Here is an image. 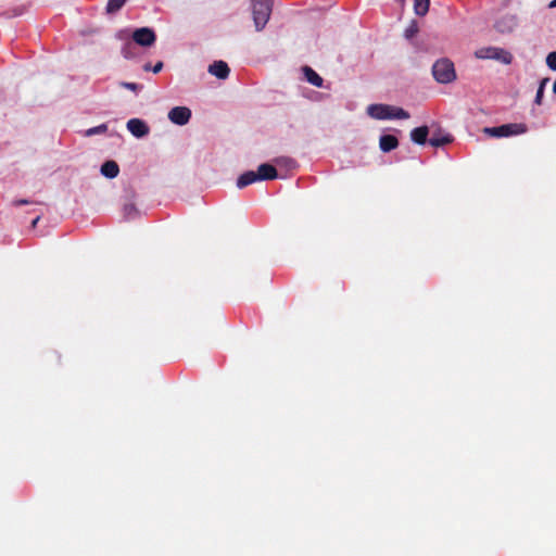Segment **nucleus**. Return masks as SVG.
Returning a JSON list of instances; mask_svg holds the SVG:
<instances>
[{"mask_svg":"<svg viewBox=\"0 0 556 556\" xmlns=\"http://www.w3.org/2000/svg\"><path fill=\"white\" fill-rule=\"evenodd\" d=\"M256 181H260L256 172L249 170L239 176V178L237 179V187L239 189H242Z\"/></svg>","mask_w":556,"mask_h":556,"instance_id":"obj_15","label":"nucleus"},{"mask_svg":"<svg viewBox=\"0 0 556 556\" xmlns=\"http://www.w3.org/2000/svg\"><path fill=\"white\" fill-rule=\"evenodd\" d=\"M547 83V79H543L540 84V87L536 91V96H535V103L536 104H541L542 102V98H543V93H544V87H545V84Z\"/></svg>","mask_w":556,"mask_h":556,"instance_id":"obj_25","label":"nucleus"},{"mask_svg":"<svg viewBox=\"0 0 556 556\" xmlns=\"http://www.w3.org/2000/svg\"><path fill=\"white\" fill-rule=\"evenodd\" d=\"M115 37L118 40L124 41V43L131 42L130 41L131 35L128 29H122V30L117 31Z\"/></svg>","mask_w":556,"mask_h":556,"instance_id":"obj_23","label":"nucleus"},{"mask_svg":"<svg viewBox=\"0 0 556 556\" xmlns=\"http://www.w3.org/2000/svg\"><path fill=\"white\" fill-rule=\"evenodd\" d=\"M108 131V124H101L96 127L88 128L84 131V137H91L94 135L105 134Z\"/></svg>","mask_w":556,"mask_h":556,"instance_id":"obj_20","label":"nucleus"},{"mask_svg":"<svg viewBox=\"0 0 556 556\" xmlns=\"http://www.w3.org/2000/svg\"><path fill=\"white\" fill-rule=\"evenodd\" d=\"M428 134H429L428 127L420 126V127L414 128L410 131V139L413 142H415L417 144H425L427 141Z\"/></svg>","mask_w":556,"mask_h":556,"instance_id":"obj_12","label":"nucleus"},{"mask_svg":"<svg viewBox=\"0 0 556 556\" xmlns=\"http://www.w3.org/2000/svg\"><path fill=\"white\" fill-rule=\"evenodd\" d=\"M430 0H414V12L416 15L424 16L429 11Z\"/></svg>","mask_w":556,"mask_h":556,"instance_id":"obj_19","label":"nucleus"},{"mask_svg":"<svg viewBox=\"0 0 556 556\" xmlns=\"http://www.w3.org/2000/svg\"><path fill=\"white\" fill-rule=\"evenodd\" d=\"M548 8L553 9L556 8V0H553L549 2Z\"/></svg>","mask_w":556,"mask_h":556,"instance_id":"obj_31","label":"nucleus"},{"mask_svg":"<svg viewBox=\"0 0 556 556\" xmlns=\"http://www.w3.org/2000/svg\"><path fill=\"white\" fill-rule=\"evenodd\" d=\"M409 116V113L402 108L389 105L388 119H407Z\"/></svg>","mask_w":556,"mask_h":556,"instance_id":"obj_16","label":"nucleus"},{"mask_svg":"<svg viewBox=\"0 0 556 556\" xmlns=\"http://www.w3.org/2000/svg\"><path fill=\"white\" fill-rule=\"evenodd\" d=\"M432 74L439 84H450L456 79L454 63L448 59H440L432 66Z\"/></svg>","mask_w":556,"mask_h":556,"instance_id":"obj_2","label":"nucleus"},{"mask_svg":"<svg viewBox=\"0 0 556 556\" xmlns=\"http://www.w3.org/2000/svg\"><path fill=\"white\" fill-rule=\"evenodd\" d=\"M127 0H109L106 4L108 13H114L122 9Z\"/></svg>","mask_w":556,"mask_h":556,"instance_id":"obj_21","label":"nucleus"},{"mask_svg":"<svg viewBox=\"0 0 556 556\" xmlns=\"http://www.w3.org/2000/svg\"><path fill=\"white\" fill-rule=\"evenodd\" d=\"M167 117L173 124L184 126L191 118V110L187 106H175L169 110Z\"/></svg>","mask_w":556,"mask_h":556,"instance_id":"obj_6","label":"nucleus"},{"mask_svg":"<svg viewBox=\"0 0 556 556\" xmlns=\"http://www.w3.org/2000/svg\"><path fill=\"white\" fill-rule=\"evenodd\" d=\"M452 142V136L448 135V134H439V135H433L430 139H429V143L432 146V147H441V146H444V144H447Z\"/></svg>","mask_w":556,"mask_h":556,"instance_id":"obj_18","label":"nucleus"},{"mask_svg":"<svg viewBox=\"0 0 556 556\" xmlns=\"http://www.w3.org/2000/svg\"><path fill=\"white\" fill-rule=\"evenodd\" d=\"M546 64L552 71H556V51L546 56Z\"/></svg>","mask_w":556,"mask_h":556,"instance_id":"obj_27","label":"nucleus"},{"mask_svg":"<svg viewBox=\"0 0 556 556\" xmlns=\"http://www.w3.org/2000/svg\"><path fill=\"white\" fill-rule=\"evenodd\" d=\"M131 49H132V42H126L124 43V46L122 47V54L126 58V59H130L134 56V53L131 52Z\"/></svg>","mask_w":556,"mask_h":556,"instance_id":"obj_26","label":"nucleus"},{"mask_svg":"<svg viewBox=\"0 0 556 556\" xmlns=\"http://www.w3.org/2000/svg\"><path fill=\"white\" fill-rule=\"evenodd\" d=\"M516 24L517 22L514 16H506L496 23V28L502 33L510 31L516 26Z\"/></svg>","mask_w":556,"mask_h":556,"instance_id":"obj_17","label":"nucleus"},{"mask_svg":"<svg viewBox=\"0 0 556 556\" xmlns=\"http://www.w3.org/2000/svg\"><path fill=\"white\" fill-rule=\"evenodd\" d=\"M389 104H370L367 106V114L378 121L388 119Z\"/></svg>","mask_w":556,"mask_h":556,"instance_id":"obj_9","label":"nucleus"},{"mask_svg":"<svg viewBox=\"0 0 556 556\" xmlns=\"http://www.w3.org/2000/svg\"><path fill=\"white\" fill-rule=\"evenodd\" d=\"M273 0H252V15L257 31L262 30L270 16Z\"/></svg>","mask_w":556,"mask_h":556,"instance_id":"obj_1","label":"nucleus"},{"mask_svg":"<svg viewBox=\"0 0 556 556\" xmlns=\"http://www.w3.org/2000/svg\"><path fill=\"white\" fill-rule=\"evenodd\" d=\"M127 129L129 130V132L136 137V138H143L146 137L149 131H150V128L149 126L147 125L146 122H143L142 119L140 118H131L127 122Z\"/></svg>","mask_w":556,"mask_h":556,"instance_id":"obj_7","label":"nucleus"},{"mask_svg":"<svg viewBox=\"0 0 556 556\" xmlns=\"http://www.w3.org/2000/svg\"><path fill=\"white\" fill-rule=\"evenodd\" d=\"M528 128L522 123L505 124L497 127H485L483 132L495 138L510 137L527 132Z\"/></svg>","mask_w":556,"mask_h":556,"instance_id":"obj_4","label":"nucleus"},{"mask_svg":"<svg viewBox=\"0 0 556 556\" xmlns=\"http://www.w3.org/2000/svg\"><path fill=\"white\" fill-rule=\"evenodd\" d=\"M162 68H163V63H162V62H157L154 66H151L150 64H146V65L143 66V70H144L146 72H148V71H152V72H153V73H155V74H156V73H159V72H161V71H162Z\"/></svg>","mask_w":556,"mask_h":556,"instance_id":"obj_28","label":"nucleus"},{"mask_svg":"<svg viewBox=\"0 0 556 556\" xmlns=\"http://www.w3.org/2000/svg\"><path fill=\"white\" fill-rule=\"evenodd\" d=\"M131 38L135 41V43L141 47H151L154 45L156 36L152 28L141 27L132 31Z\"/></svg>","mask_w":556,"mask_h":556,"instance_id":"obj_5","label":"nucleus"},{"mask_svg":"<svg viewBox=\"0 0 556 556\" xmlns=\"http://www.w3.org/2000/svg\"><path fill=\"white\" fill-rule=\"evenodd\" d=\"M207 72L215 76L218 79L225 80L228 78L230 74V68L228 64L224 61H214L212 64L208 65Z\"/></svg>","mask_w":556,"mask_h":556,"instance_id":"obj_8","label":"nucleus"},{"mask_svg":"<svg viewBox=\"0 0 556 556\" xmlns=\"http://www.w3.org/2000/svg\"><path fill=\"white\" fill-rule=\"evenodd\" d=\"M119 85H121V87L131 90L134 92H139L142 89V86L139 84H136V83L122 81Z\"/></svg>","mask_w":556,"mask_h":556,"instance_id":"obj_24","label":"nucleus"},{"mask_svg":"<svg viewBox=\"0 0 556 556\" xmlns=\"http://www.w3.org/2000/svg\"><path fill=\"white\" fill-rule=\"evenodd\" d=\"M418 33V24L416 21H412L410 24L407 26V28L404 31V36L407 39L413 38Z\"/></svg>","mask_w":556,"mask_h":556,"instance_id":"obj_22","label":"nucleus"},{"mask_svg":"<svg viewBox=\"0 0 556 556\" xmlns=\"http://www.w3.org/2000/svg\"><path fill=\"white\" fill-rule=\"evenodd\" d=\"M38 220H39V217H36V218L33 220L31 226H33V227H35V226L37 225Z\"/></svg>","mask_w":556,"mask_h":556,"instance_id":"obj_32","label":"nucleus"},{"mask_svg":"<svg viewBox=\"0 0 556 556\" xmlns=\"http://www.w3.org/2000/svg\"><path fill=\"white\" fill-rule=\"evenodd\" d=\"M28 203H29L28 200H16V201L13 202V204L15 206H20V205H24V204H28Z\"/></svg>","mask_w":556,"mask_h":556,"instance_id":"obj_29","label":"nucleus"},{"mask_svg":"<svg viewBox=\"0 0 556 556\" xmlns=\"http://www.w3.org/2000/svg\"><path fill=\"white\" fill-rule=\"evenodd\" d=\"M125 211L127 212V214L131 213L132 211H135L134 206H126L125 207Z\"/></svg>","mask_w":556,"mask_h":556,"instance_id":"obj_30","label":"nucleus"},{"mask_svg":"<svg viewBox=\"0 0 556 556\" xmlns=\"http://www.w3.org/2000/svg\"><path fill=\"white\" fill-rule=\"evenodd\" d=\"M475 56L480 60H494L505 65L513 62L511 53L498 47H481L475 51Z\"/></svg>","mask_w":556,"mask_h":556,"instance_id":"obj_3","label":"nucleus"},{"mask_svg":"<svg viewBox=\"0 0 556 556\" xmlns=\"http://www.w3.org/2000/svg\"><path fill=\"white\" fill-rule=\"evenodd\" d=\"M399 146L396 137L392 135H383L379 139V148L382 152H390Z\"/></svg>","mask_w":556,"mask_h":556,"instance_id":"obj_11","label":"nucleus"},{"mask_svg":"<svg viewBox=\"0 0 556 556\" xmlns=\"http://www.w3.org/2000/svg\"><path fill=\"white\" fill-rule=\"evenodd\" d=\"M257 178L258 180H271V179H275L277 178V169L270 165V164H261L258 167H257Z\"/></svg>","mask_w":556,"mask_h":556,"instance_id":"obj_10","label":"nucleus"},{"mask_svg":"<svg viewBox=\"0 0 556 556\" xmlns=\"http://www.w3.org/2000/svg\"><path fill=\"white\" fill-rule=\"evenodd\" d=\"M100 172L104 177L113 179L118 175L119 167L116 162L106 161L102 164Z\"/></svg>","mask_w":556,"mask_h":556,"instance_id":"obj_13","label":"nucleus"},{"mask_svg":"<svg viewBox=\"0 0 556 556\" xmlns=\"http://www.w3.org/2000/svg\"><path fill=\"white\" fill-rule=\"evenodd\" d=\"M303 74L305 79L313 86L321 88L324 84V79L316 73L313 68L305 66L303 68Z\"/></svg>","mask_w":556,"mask_h":556,"instance_id":"obj_14","label":"nucleus"}]
</instances>
